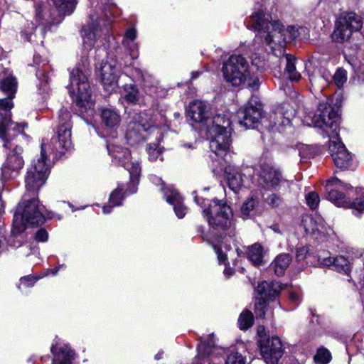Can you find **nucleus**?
Wrapping results in <instances>:
<instances>
[{"label":"nucleus","instance_id":"nucleus-1","mask_svg":"<svg viewBox=\"0 0 364 364\" xmlns=\"http://www.w3.org/2000/svg\"><path fill=\"white\" fill-rule=\"evenodd\" d=\"M17 82L14 77H7L1 80V89L8 96L7 98L0 99V137L4 141L5 146L9 145L10 131L18 129L21 133V128L27 127L26 123H15L11 119L10 110L13 107L11 100L14 97L16 92Z\"/></svg>","mask_w":364,"mask_h":364},{"label":"nucleus","instance_id":"nucleus-2","mask_svg":"<svg viewBox=\"0 0 364 364\" xmlns=\"http://www.w3.org/2000/svg\"><path fill=\"white\" fill-rule=\"evenodd\" d=\"M252 26L258 31L257 39L262 40L267 45L280 44L285 41L284 25L278 20H272L269 15L258 11L251 16Z\"/></svg>","mask_w":364,"mask_h":364},{"label":"nucleus","instance_id":"nucleus-3","mask_svg":"<svg viewBox=\"0 0 364 364\" xmlns=\"http://www.w3.org/2000/svg\"><path fill=\"white\" fill-rule=\"evenodd\" d=\"M203 213L208 216V222L213 229L227 232L229 237L235 235V228L232 227V212L231 208L223 200L214 199L210 201Z\"/></svg>","mask_w":364,"mask_h":364},{"label":"nucleus","instance_id":"nucleus-4","mask_svg":"<svg viewBox=\"0 0 364 364\" xmlns=\"http://www.w3.org/2000/svg\"><path fill=\"white\" fill-rule=\"evenodd\" d=\"M20 129L21 133H19L18 129L10 131L9 138L11 142L8 146H5L4 141L0 137L3 141L4 147L10 149L1 167L2 174L6 178H15L20 174L24 166V160L22 156L23 148L14 142L15 139L18 135L23 137L26 136L23 132L24 129L21 128Z\"/></svg>","mask_w":364,"mask_h":364},{"label":"nucleus","instance_id":"nucleus-5","mask_svg":"<svg viewBox=\"0 0 364 364\" xmlns=\"http://www.w3.org/2000/svg\"><path fill=\"white\" fill-rule=\"evenodd\" d=\"M71 114L65 107L60 109L57 134L50 139L49 149L56 156H61L72 148Z\"/></svg>","mask_w":364,"mask_h":364},{"label":"nucleus","instance_id":"nucleus-6","mask_svg":"<svg viewBox=\"0 0 364 364\" xmlns=\"http://www.w3.org/2000/svg\"><path fill=\"white\" fill-rule=\"evenodd\" d=\"M363 24L362 17L356 13H342L336 23V28L332 33L333 41L339 43L348 41L354 32L362 28Z\"/></svg>","mask_w":364,"mask_h":364},{"label":"nucleus","instance_id":"nucleus-7","mask_svg":"<svg viewBox=\"0 0 364 364\" xmlns=\"http://www.w3.org/2000/svg\"><path fill=\"white\" fill-rule=\"evenodd\" d=\"M46 149L44 143L41 144V157L31 166L26 174L25 182L27 191L37 195L38 191L42 187L48 176L49 169L46 164Z\"/></svg>","mask_w":364,"mask_h":364},{"label":"nucleus","instance_id":"nucleus-8","mask_svg":"<svg viewBox=\"0 0 364 364\" xmlns=\"http://www.w3.org/2000/svg\"><path fill=\"white\" fill-rule=\"evenodd\" d=\"M223 71L227 82L235 87L244 84L250 76L248 62L240 55H231L223 64Z\"/></svg>","mask_w":364,"mask_h":364},{"label":"nucleus","instance_id":"nucleus-9","mask_svg":"<svg viewBox=\"0 0 364 364\" xmlns=\"http://www.w3.org/2000/svg\"><path fill=\"white\" fill-rule=\"evenodd\" d=\"M69 92L75 93L76 105L79 107L90 108L91 92L87 77L78 67L73 68L70 72Z\"/></svg>","mask_w":364,"mask_h":364},{"label":"nucleus","instance_id":"nucleus-10","mask_svg":"<svg viewBox=\"0 0 364 364\" xmlns=\"http://www.w3.org/2000/svg\"><path fill=\"white\" fill-rule=\"evenodd\" d=\"M107 150L113 159L119 161L129 172L131 183L133 186L129 193H134L141 174V167L139 164L130 161V151L126 148L109 144Z\"/></svg>","mask_w":364,"mask_h":364},{"label":"nucleus","instance_id":"nucleus-11","mask_svg":"<svg viewBox=\"0 0 364 364\" xmlns=\"http://www.w3.org/2000/svg\"><path fill=\"white\" fill-rule=\"evenodd\" d=\"M263 116V105L252 97L248 103L237 113L238 122L247 129H254Z\"/></svg>","mask_w":364,"mask_h":364},{"label":"nucleus","instance_id":"nucleus-12","mask_svg":"<svg viewBox=\"0 0 364 364\" xmlns=\"http://www.w3.org/2000/svg\"><path fill=\"white\" fill-rule=\"evenodd\" d=\"M23 204L21 219L26 225H39L45 222V208L37 198L25 200Z\"/></svg>","mask_w":364,"mask_h":364},{"label":"nucleus","instance_id":"nucleus-13","mask_svg":"<svg viewBox=\"0 0 364 364\" xmlns=\"http://www.w3.org/2000/svg\"><path fill=\"white\" fill-rule=\"evenodd\" d=\"M261 355L267 364H278L283 355L282 341L275 336L272 338H261L259 341Z\"/></svg>","mask_w":364,"mask_h":364},{"label":"nucleus","instance_id":"nucleus-14","mask_svg":"<svg viewBox=\"0 0 364 364\" xmlns=\"http://www.w3.org/2000/svg\"><path fill=\"white\" fill-rule=\"evenodd\" d=\"M293 110L285 109L284 106L278 107L269 117V129L272 132L285 133L291 128Z\"/></svg>","mask_w":364,"mask_h":364},{"label":"nucleus","instance_id":"nucleus-15","mask_svg":"<svg viewBox=\"0 0 364 364\" xmlns=\"http://www.w3.org/2000/svg\"><path fill=\"white\" fill-rule=\"evenodd\" d=\"M327 198L338 207L350 208L353 210V213L356 216L364 210V199L362 198H355L350 202L343 193L338 189L330 188L327 190Z\"/></svg>","mask_w":364,"mask_h":364},{"label":"nucleus","instance_id":"nucleus-16","mask_svg":"<svg viewBox=\"0 0 364 364\" xmlns=\"http://www.w3.org/2000/svg\"><path fill=\"white\" fill-rule=\"evenodd\" d=\"M283 181L282 172L267 164L260 165L258 184L266 190H272L278 187Z\"/></svg>","mask_w":364,"mask_h":364},{"label":"nucleus","instance_id":"nucleus-17","mask_svg":"<svg viewBox=\"0 0 364 364\" xmlns=\"http://www.w3.org/2000/svg\"><path fill=\"white\" fill-rule=\"evenodd\" d=\"M338 113L333 108L324 102L319 103L318 108L312 117V122L314 126L324 128H333L336 124Z\"/></svg>","mask_w":364,"mask_h":364},{"label":"nucleus","instance_id":"nucleus-18","mask_svg":"<svg viewBox=\"0 0 364 364\" xmlns=\"http://www.w3.org/2000/svg\"><path fill=\"white\" fill-rule=\"evenodd\" d=\"M328 150L337 168L346 169L350 166L351 156L341 141L330 139Z\"/></svg>","mask_w":364,"mask_h":364},{"label":"nucleus","instance_id":"nucleus-19","mask_svg":"<svg viewBox=\"0 0 364 364\" xmlns=\"http://www.w3.org/2000/svg\"><path fill=\"white\" fill-rule=\"evenodd\" d=\"M231 130L208 131L213 134V138L210 141V147L211 150L218 156H222L226 154L230 149L231 146Z\"/></svg>","mask_w":364,"mask_h":364},{"label":"nucleus","instance_id":"nucleus-20","mask_svg":"<svg viewBox=\"0 0 364 364\" xmlns=\"http://www.w3.org/2000/svg\"><path fill=\"white\" fill-rule=\"evenodd\" d=\"M187 117L193 122L203 126L208 125V122L210 120L209 108L204 102L198 100L190 104Z\"/></svg>","mask_w":364,"mask_h":364},{"label":"nucleus","instance_id":"nucleus-21","mask_svg":"<svg viewBox=\"0 0 364 364\" xmlns=\"http://www.w3.org/2000/svg\"><path fill=\"white\" fill-rule=\"evenodd\" d=\"M101 20L98 15L93 12L89 15L87 23L82 26L81 35L84 43L92 46L95 42V33L101 29Z\"/></svg>","mask_w":364,"mask_h":364},{"label":"nucleus","instance_id":"nucleus-22","mask_svg":"<svg viewBox=\"0 0 364 364\" xmlns=\"http://www.w3.org/2000/svg\"><path fill=\"white\" fill-rule=\"evenodd\" d=\"M284 288V286L277 282H262L258 284L255 289V291L259 297H256V299H263L264 301H267L268 299H272L275 296L279 294L280 291Z\"/></svg>","mask_w":364,"mask_h":364},{"label":"nucleus","instance_id":"nucleus-23","mask_svg":"<svg viewBox=\"0 0 364 364\" xmlns=\"http://www.w3.org/2000/svg\"><path fill=\"white\" fill-rule=\"evenodd\" d=\"M50 352L53 356V364H71L73 353L68 346H58L57 343L53 344L50 347Z\"/></svg>","mask_w":364,"mask_h":364},{"label":"nucleus","instance_id":"nucleus-24","mask_svg":"<svg viewBox=\"0 0 364 364\" xmlns=\"http://www.w3.org/2000/svg\"><path fill=\"white\" fill-rule=\"evenodd\" d=\"M101 81L104 85H112L117 82L119 70L109 63H105L100 69Z\"/></svg>","mask_w":364,"mask_h":364},{"label":"nucleus","instance_id":"nucleus-25","mask_svg":"<svg viewBox=\"0 0 364 364\" xmlns=\"http://www.w3.org/2000/svg\"><path fill=\"white\" fill-rule=\"evenodd\" d=\"M228 187L237 193L242 186V178L241 173L237 168L232 166H227L224 168Z\"/></svg>","mask_w":364,"mask_h":364},{"label":"nucleus","instance_id":"nucleus-26","mask_svg":"<svg viewBox=\"0 0 364 364\" xmlns=\"http://www.w3.org/2000/svg\"><path fill=\"white\" fill-rule=\"evenodd\" d=\"M130 123L138 128H141L144 132H146L155 127V121L153 117L146 112L135 114Z\"/></svg>","mask_w":364,"mask_h":364},{"label":"nucleus","instance_id":"nucleus-27","mask_svg":"<svg viewBox=\"0 0 364 364\" xmlns=\"http://www.w3.org/2000/svg\"><path fill=\"white\" fill-rule=\"evenodd\" d=\"M291 262V256L287 253L279 255L271 264V267L277 276L284 274Z\"/></svg>","mask_w":364,"mask_h":364},{"label":"nucleus","instance_id":"nucleus-28","mask_svg":"<svg viewBox=\"0 0 364 364\" xmlns=\"http://www.w3.org/2000/svg\"><path fill=\"white\" fill-rule=\"evenodd\" d=\"M230 121L225 115L218 114L208 122V125H206L208 131H217L229 130L230 128Z\"/></svg>","mask_w":364,"mask_h":364},{"label":"nucleus","instance_id":"nucleus-29","mask_svg":"<svg viewBox=\"0 0 364 364\" xmlns=\"http://www.w3.org/2000/svg\"><path fill=\"white\" fill-rule=\"evenodd\" d=\"M247 258L255 266L261 265L263 263L264 250L259 243H255L248 247Z\"/></svg>","mask_w":364,"mask_h":364},{"label":"nucleus","instance_id":"nucleus-30","mask_svg":"<svg viewBox=\"0 0 364 364\" xmlns=\"http://www.w3.org/2000/svg\"><path fill=\"white\" fill-rule=\"evenodd\" d=\"M122 96L128 104L132 105L136 104L140 97L138 88L132 83L124 85Z\"/></svg>","mask_w":364,"mask_h":364},{"label":"nucleus","instance_id":"nucleus-31","mask_svg":"<svg viewBox=\"0 0 364 364\" xmlns=\"http://www.w3.org/2000/svg\"><path fill=\"white\" fill-rule=\"evenodd\" d=\"M286 66L284 68V74L291 80L298 81L301 78V74L296 70L295 61L296 58L294 55L287 54L285 55Z\"/></svg>","mask_w":364,"mask_h":364},{"label":"nucleus","instance_id":"nucleus-32","mask_svg":"<svg viewBox=\"0 0 364 364\" xmlns=\"http://www.w3.org/2000/svg\"><path fill=\"white\" fill-rule=\"evenodd\" d=\"M101 118L103 123L108 127H117L120 122V116L111 109H103L101 112Z\"/></svg>","mask_w":364,"mask_h":364},{"label":"nucleus","instance_id":"nucleus-33","mask_svg":"<svg viewBox=\"0 0 364 364\" xmlns=\"http://www.w3.org/2000/svg\"><path fill=\"white\" fill-rule=\"evenodd\" d=\"M144 132L141 129V128H138L129 122L126 134V138L129 144H134L145 139V136L143 135Z\"/></svg>","mask_w":364,"mask_h":364},{"label":"nucleus","instance_id":"nucleus-34","mask_svg":"<svg viewBox=\"0 0 364 364\" xmlns=\"http://www.w3.org/2000/svg\"><path fill=\"white\" fill-rule=\"evenodd\" d=\"M34 8H35V13H36V20L42 22L43 21H49L52 20L46 18L48 9H49V5L46 1H44L43 0H35L34 1Z\"/></svg>","mask_w":364,"mask_h":364},{"label":"nucleus","instance_id":"nucleus-35","mask_svg":"<svg viewBox=\"0 0 364 364\" xmlns=\"http://www.w3.org/2000/svg\"><path fill=\"white\" fill-rule=\"evenodd\" d=\"M58 11L63 15H70L75 8L76 0H53Z\"/></svg>","mask_w":364,"mask_h":364},{"label":"nucleus","instance_id":"nucleus-36","mask_svg":"<svg viewBox=\"0 0 364 364\" xmlns=\"http://www.w3.org/2000/svg\"><path fill=\"white\" fill-rule=\"evenodd\" d=\"M213 348H215L213 334L209 335L208 341H205L202 338H200V343L198 346V351L200 356H209Z\"/></svg>","mask_w":364,"mask_h":364},{"label":"nucleus","instance_id":"nucleus-37","mask_svg":"<svg viewBox=\"0 0 364 364\" xmlns=\"http://www.w3.org/2000/svg\"><path fill=\"white\" fill-rule=\"evenodd\" d=\"M333 267L335 270L347 276L350 273V262L343 256H338L334 258Z\"/></svg>","mask_w":364,"mask_h":364},{"label":"nucleus","instance_id":"nucleus-38","mask_svg":"<svg viewBox=\"0 0 364 364\" xmlns=\"http://www.w3.org/2000/svg\"><path fill=\"white\" fill-rule=\"evenodd\" d=\"M149 159L151 161H163V148L157 143L149 144L147 146Z\"/></svg>","mask_w":364,"mask_h":364},{"label":"nucleus","instance_id":"nucleus-39","mask_svg":"<svg viewBox=\"0 0 364 364\" xmlns=\"http://www.w3.org/2000/svg\"><path fill=\"white\" fill-rule=\"evenodd\" d=\"M239 326L241 330H247L253 325L254 316L251 311H244L238 319Z\"/></svg>","mask_w":364,"mask_h":364},{"label":"nucleus","instance_id":"nucleus-40","mask_svg":"<svg viewBox=\"0 0 364 364\" xmlns=\"http://www.w3.org/2000/svg\"><path fill=\"white\" fill-rule=\"evenodd\" d=\"M166 200L167 202L173 205V210L176 215L179 218H183L185 216L186 208L182 204V203L178 199L176 195L171 197H168Z\"/></svg>","mask_w":364,"mask_h":364},{"label":"nucleus","instance_id":"nucleus-41","mask_svg":"<svg viewBox=\"0 0 364 364\" xmlns=\"http://www.w3.org/2000/svg\"><path fill=\"white\" fill-rule=\"evenodd\" d=\"M314 360L317 364H327L331 360V354L328 349L321 347L317 350Z\"/></svg>","mask_w":364,"mask_h":364},{"label":"nucleus","instance_id":"nucleus-42","mask_svg":"<svg viewBox=\"0 0 364 364\" xmlns=\"http://www.w3.org/2000/svg\"><path fill=\"white\" fill-rule=\"evenodd\" d=\"M267 301L263 299H256L255 303V314L258 318H264L266 314Z\"/></svg>","mask_w":364,"mask_h":364},{"label":"nucleus","instance_id":"nucleus-43","mask_svg":"<svg viewBox=\"0 0 364 364\" xmlns=\"http://www.w3.org/2000/svg\"><path fill=\"white\" fill-rule=\"evenodd\" d=\"M123 198L122 189L118 187L110 194L109 203L112 206L119 205L122 204Z\"/></svg>","mask_w":364,"mask_h":364},{"label":"nucleus","instance_id":"nucleus-44","mask_svg":"<svg viewBox=\"0 0 364 364\" xmlns=\"http://www.w3.org/2000/svg\"><path fill=\"white\" fill-rule=\"evenodd\" d=\"M306 203L311 210H315L320 202V198L316 192H309L306 196Z\"/></svg>","mask_w":364,"mask_h":364},{"label":"nucleus","instance_id":"nucleus-45","mask_svg":"<svg viewBox=\"0 0 364 364\" xmlns=\"http://www.w3.org/2000/svg\"><path fill=\"white\" fill-rule=\"evenodd\" d=\"M226 364H245V359L237 352L230 353L227 357Z\"/></svg>","mask_w":364,"mask_h":364},{"label":"nucleus","instance_id":"nucleus-46","mask_svg":"<svg viewBox=\"0 0 364 364\" xmlns=\"http://www.w3.org/2000/svg\"><path fill=\"white\" fill-rule=\"evenodd\" d=\"M346 80V72L343 69H338L333 75V81L338 87L342 86Z\"/></svg>","mask_w":364,"mask_h":364},{"label":"nucleus","instance_id":"nucleus-47","mask_svg":"<svg viewBox=\"0 0 364 364\" xmlns=\"http://www.w3.org/2000/svg\"><path fill=\"white\" fill-rule=\"evenodd\" d=\"M267 203L272 208H278L282 204L283 200L279 195L271 193L267 198Z\"/></svg>","mask_w":364,"mask_h":364},{"label":"nucleus","instance_id":"nucleus-48","mask_svg":"<svg viewBox=\"0 0 364 364\" xmlns=\"http://www.w3.org/2000/svg\"><path fill=\"white\" fill-rule=\"evenodd\" d=\"M257 204V201L253 199L252 198L250 199H248L247 201H245L242 207H241V212L245 215H248L254 209L255 207V205Z\"/></svg>","mask_w":364,"mask_h":364},{"label":"nucleus","instance_id":"nucleus-49","mask_svg":"<svg viewBox=\"0 0 364 364\" xmlns=\"http://www.w3.org/2000/svg\"><path fill=\"white\" fill-rule=\"evenodd\" d=\"M348 188V185L344 184L340 179L338 178H331L326 181V187L327 190L330 188H336L338 189L341 187Z\"/></svg>","mask_w":364,"mask_h":364},{"label":"nucleus","instance_id":"nucleus-50","mask_svg":"<svg viewBox=\"0 0 364 364\" xmlns=\"http://www.w3.org/2000/svg\"><path fill=\"white\" fill-rule=\"evenodd\" d=\"M48 235L45 229H40L37 231L35 235V240L38 242H46L47 241Z\"/></svg>","mask_w":364,"mask_h":364},{"label":"nucleus","instance_id":"nucleus-51","mask_svg":"<svg viewBox=\"0 0 364 364\" xmlns=\"http://www.w3.org/2000/svg\"><path fill=\"white\" fill-rule=\"evenodd\" d=\"M308 253L307 247H301L296 249V259L297 261H301L305 259Z\"/></svg>","mask_w":364,"mask_h":364},{"label":"nucleus","instance_id":"nucleus-52","mask_svg":"<svg viewBox=\"0 0 364 364\" xmlns=\"http://www.w3.org/2000/svg\"><path fill=\"white\" fill-rule=\"evenodd\" d=\"M36 280V278L30 275L21 277L20 279L21 284H24L27 287L33 286Z\"/></svg>","mask_w":364,"mask_h":364},{"label":"nucleus","instance_id":"nucleus-53","mask_svg":"<svg viewBox=\"0 0 364 364\" xmlns=\"http://www.w3.org/2000/svg\"><path fill=\"white\" fill-rule=\"evenodd\" d=\"M334 258L335 257H330L321 258V257H319L318 262H319L320 264L322 266H326V267L333 266Z\"/></svg>","mask_w":364,"mask_h":364},{"label":"nucleus","instance_id":"nucleus-54","mask_svg":"<svg viewBox=\"0 0 364 364\" xmlns=\"http://www.w3.org/2000/svg\"><path fill=\"white\" fill-rule=\"evenodd\" d=\"M125 36L131 41H134L136 37V32L134 28H129L126 31Z\"/></svg>","mask_w":364,"mask_h":364},{"label":"nucleus","instance_id":"nucleus-55","mask_svg":"<svg viewBox=\"0 0 364 364\" xmlns=\"http://www.w3.org/2000/svg\"><path fill=\"white\" fill-rule=\"evenodd\" d=\"M259 86V80L258 79H254L252 80V82L248 83V87H252L253 89L257 88Z\"/></svg>","mask_w":364,"mask_h":364},{"label":"nucleus","instance_id":"nucleus-56","mask_svg":"<svg viewBox=\"0 0 364 364\" xmlns=\"http://www.w3.org/2000/svg\"><path fill=\"white\" fill-rule=\"evenodd\" d=\"M269 228H271L276 233H281V230L279 229V225L277 223L272 225Z\"/></svg>","mask_w":364,"mask_h":364},{"label":"nucleus","instance_id":"nucleus-57","mask_svg":"<svg viewBox=\"0 0 364 364\" xmlns=\"http://www.w3.org/2000/svg\"><path fill=\"white\" fill-rule=\"evenodd\" d=\"M218 258L220 262H223L227 259L226 255L222 252H218Z\"/></svg>","mask_w":364,"mask_h":364},{"label":"nucleus","instance_id":"nucleus-58","mask_svg":"<svg viewBox=\"0 0 364 364\" xmlns=\"http://www.w3.org/2000/svg\"><path fill=\"white\" fill-rule=\"evenodd\" d=\"M334 126H335V128L333 129V135L332 136H330V137H331V138H336V140L338 141L337 142H338V141H341L339 140V139H338V138H337V137H338V132H336V124H334Z\"/></svg>","mask_w":364,"mask_h":364},{"label":"nucleus","instance_id":"nucleus-59","mask_svg":"<svg viewBox=\"0 0 364 364\" xmlns=\"http://www.w3.org/2000/svg\"><path fill=\"white\" fill-rule=\"evenodd\" d=\"M334 126H335V128L333 129V135L332 136H330V137H331V138H336V140L338 141L337 142H338V141H341L339 140V139H338V138H337V137H338V132H336V124H334Z\"/></svg>","mask_w":364,"mask_h":364},{"label":"nucleus","instance_id":"nucleus-60","mask_svg":"<svg viewBox=\"0 0 364 364\" xmlns=\"http://www.w3.org/2000/svg\"><path fill=\"white\" fill-rule=\"evenodd\" d=\"M224 273L228 276H230L232 274L233 270L231 268L226 267L225 269Z\"/></svg>","mask_w":364,"mask_h":364},{"label":"nucleus","instance_id":"nucleus-61","mask_svg":"<svg viewBox=\"0 0 364 364\" xmlns=\"http://www.w3.org/2000/svg\"><path fill=\"white\" fill-rule=\"evenodd\" d=\"M290 299L292 300V301H297L298 299H299V296L298 295L296 294V293H291L290 294Z\"/></svg>","mask_w":364,"mask_h":364},{"label":"nucleus","instance_id":"nucleus-62","mask_svg":"<svg viewBox=\"0 0 364 364\" xmlns=\"http://www.w3.org/2000/svg\"><path fill=\"white\" fill-rule=\"evenodd\" d=\"M258 335L262 338L263 336V334L264 335V329L263 327H259L258 329Z\"/></svg>","mask_w":364,"mask_h":364},{"label":"nucleus","instance_id":"nucleus-63","mask_svg":"<svg viewBox=\"0 0 364 364\" xmlns=\"http://www.w3.org/2000/svg\"><path fill=\"white\" fill-rule=\"evenodd\" d=\"M110 211H111V208H110V207H106V206H105V207L103 208V212H104V213H110Z\"/></svg>","mask_w":364,"mask_h":364},{"label":"nucleus","instance_id":"nucleus-64","mask_svg":"<svg viewBox=\"0 0 364 364\" xmlns=\"http://www.w3.org/2000/svg\"><path fill=\"white\" fill-rule=\"evenodd\" d=\"M161 355L160 353H158V354H156V355L155 358H156V359H157V360H159V359H160V358H161Z\"/></svg>","mask_w":364,"mask_h":364}]
</instances>
